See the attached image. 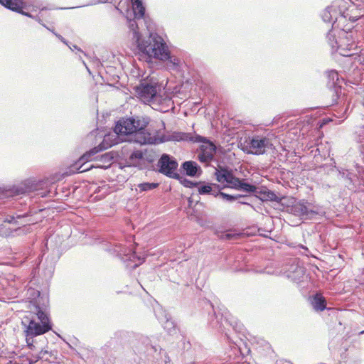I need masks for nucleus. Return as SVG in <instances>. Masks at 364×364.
<instances>
[{
	"instance_id": "obj_1",
	"label": "nucleus",
	"mask_w": 364,
	"mask_h": 364,
	"mask_svg": "<svg viewBox=\"0 0 364 364\" xmlns=\"http://www.w3.org/2000/svg\"><path fill=\"white\" fill-rule=\"evenodd\" d=\"M133 16V18L127 16V24L129 35L136 43L141 55L164 62L169 71L179 72L182 68L181 59L171 53L164 38L158 33L149 32L146 36L141 34L137 21L144 19V16L140 18Z\"/></svg>"
},
{
	"instance_id": "obj_2",
	"label": "nucleus",
	"mask_w": 364,
	"mask_h": 364,
	"mask_svg": "<svg viewBox=\"0 0 364 364\" xmlns=\"http://www.w3.org/2000/svg\"><path fill=\"white\" fill-rule=\"evenodd\" d=\"M30 311L21 318V326L26 340L43 335L52 329V322L46 306H41L38 301L31 302Z\"/></svg>"
},
{
	"instance_id": "obj_3",
	"label": "nucleus",
	"mask_w": 364,
	"mask_h": 364,
	"mask_svg": "<svg viewBox=\"0 0 364 364\" xmlns=\"http://www.w3.org/2000/svg\"><path fill=\"white\" fill-rule=\"evenodd\" d=\"M150 118L147 116L134 115L120 118L116 122L114 133L119 137L134 136L141 144H150L148 137H153L154 132L149 127Z\"/></svg>"
},
{
	"instance_id": "obj_4",
	"label": "nucleus",
	"mask_w": 364,
	"mask_h": 364,
	"mask_svg": "<svg viewBox=\"0 0 364 364\" xmlns=\"http://www.w3.org/2000/svg\"><path fill=\"white\" fill-rule=\"evenodd\" d=\"M137 353L140 355L139 364H157L163 359L165 364H171V359L167 353L152 343L150 338L140 336L139 338V346L136 347Z\"/></svg>"
},
{
	"instance_id": "obj_5",
	"label": "nucleus",
	"mask_w": 364,
	"mask_h": 364,
	"mask_svg": "<svg viewBox=\"0 0 364 364\" xmlns=\"http://www.w3.org/2000/svg\"><path fill=\"white\" fill-rule=\"evenodd\" d=\"M326 40L332 50L342 56H351L353 55L352 51L356 48L352 32H347L344 29L329 30Z\"/></svg>"
},
{
	"instance_id": "obj_6",
	"label": "nucleus",
	"mask_w": 364,
	"mask_h": 364,
	"mask_svg": "<svg viewBox=\"0 0 364 364\" xmlns=\"http://www.w3.org/2000/svg\"><path fill=\"white\" fill-rule=\"evenodd\" d=\"M348 2L344 0H336L331 6H328L321 13V16L323 22L331 23V29L339 30V25L342 20L348 18L355 22L358 16H352L349 12V7L346 6Z\"/></svg>"
},
{
	"instance_id": "obj_7",
	"label": "nucleus",
	"mask_w": 364,
	"mask_h": 364,
	"mask_svg": "<svg viewBox=\"0 0 364 364\" xmlns=\"http://www.w3.org/2000/svg\"><path fill=\"white\" fill-rule=\"evenodd\" d=\"M214 175L218 183L225 182L227 183L223 188H229L248 193H253L257 191V187L255 185L246 182L245 179L236 177L232 170L227 166H219L215 169Z\"/></svg>"
},
{
	"instance_id": "obj_8",
	"label": "nucleus",
	"mask_w": 364,
	"mask_h": 364,
	"mask_svg": "<svg viewBox=\"0 0 364 364\" xmlns=\"http://www.w3.org/2000/svg\"><path fill=\"white\" fill-rule=\"evenodd\" d=\"M102 247L105 251L119 258L127 269H134L145 261L144 257L137 255L134 250L123 247L121 244L105 242Z\"/></svg>"
},
{
	"instance_id": "obj_9",
	"label": "nucleus",
	"mask_w": 364,
	"mask_h": 364,
	"mask_svg": "<svg viewBox=\"0 0 364 364\" xmlns=\"http://www.w3.org/2000/svg\"><path fill=\"white\" fill-rule=\"evenodd\" d=\"M210 306L213 311V314L211 315L210 318V324L213 328L222 330L223 326V321L224 320L225 322L231 326L236 332L240 333H245V329L243 324L239 321L237 318L232 316L225 308L220 309L218 312H217L212 304H210Z\"/></svg>"
},
{
	"instance_id": "obj_10",
	"label": "nucleus",
	"mask_w": 364,
	"mask_h": 364,
	"mask_svg": "<svg viewBox=\"0 0 364 364\" xmlns=\"http://www.w3.org/2000/svg\"><path fill=\"white\" fill-rule=\"evenodd\" d=\"M162 85L159 80L154 77L141 80L139 85L134 87L137 97L144 102L152 101L161 92Z\"/></svg>"
},
{
	"instance_id": "obj_11",
	"label": "nucleus",
	"mask_w": 364,
	"mask_h": 364,
	"mask_svg": "<svg viewBox=\"0 0 364 364\" xmlns=\"http://www.w3.org/2000/svg\"><path fill=\"white\" fill-rule=\"evenodd\" d=\"M31 215V212H27L23 214L16 213L15 215H6L3 219L4 223L14 224L16 225H21V227H18L17 228H15L13 230H6V232L4 234H2V235L4 237H10L14 236L15 234H26V232L29 231L30 225L27 224L29 222V220H25V219Z\"/></svg>"
},
{
	"instance_id": "obj_12",
	"label": "nucleus",
	"mask_w": 364,
	"mask_h": 364,
	"mask_svg": "<svg viewBox=\"0 0 364 364\" xmlns=\"http://www.w3.org/2000/svg\"><path fill=\"white\" fill-rule=\"evenodd\" d=\"M246 152L249 154L261 155L270 149L272 144L269 138L261 135L249 136L245 141Z\"/></svg>"
},
{
	"instance_id": "obj_13",
	"label": "nucleus",
	"mask_w": 364,
	"mask_h": 364,
	"mask_svg": "<svg viewBox=\"0 0 364 364\" xmlns=\"http://www.w3.org/2000/svg\"><path fill=\"white\" fill-rule=\"evenodd\" d=\"M178 167V161L168 154H161L156 164L159 173L173 179L179 178V173L176 172Z\"/></svg>"
},
{
	"instance_id": "obj_14",
	"label": "nucleus",
	"mask_w": 364,
	"mask_h": 364,
	"mask_svg": "<svg viewBox=\"0 0 364 364\" xmlns=\"http://www.w3.org/2000/svg\"><path fill=\"white\" fill-rule=\"evenodd\" d=\"M291 211L302 220H311L319 214V208L306 200H300L291 206Z\"/></svg>"
},
{
	"instance_id": "obj_15",
	"label": "nucleus",
	"mask_w": 364,
	"mask_h": 364,
	"mask_svg": "<svg viewBox=\"0 0 364 364\" xmlns=\"http://www.w3.org/2000/svg\"><path fill=\"white\" fill-rule=\"evenodd\" d=\"M326 76L327 86L330 92H332L333 102H336L340 99V95H342L341 82L343 79L340 78L338 73L335 70L327 71Z\"/></svg>"
},
{
	"instance_id": "obj_16",
	"label": "nucleus",
	"mask_w": 364,
	"mask_h": 364,
	"mask_svg": "<svg viewBox=\"0 0 364 364\" xmlns=\"http://www.w3.org/2000/svg\"><path fill=\"white\" fill-rule=\"evenodd\" d=\"M190 133L185 132H173L171 135L166 136L165 135H162L161 136H159V132L155 131L153 135V137H148L146 139V141L149 142L150 144H159L168 141H188L189 139Z\"/></svg>"
},
{
	"instance_id": "obj_17",
	"label": "nucleus",
	"mask_w": 364,
	"mask_h": 364,
	"mask_svg": "<svg viewBox=\"0 0 364 364\" xmlns=\"http://www.w3.org/2000/svg\"><path fill=\"white\" fill-rule=\"evenodd\" d=\"M305 268L298 263L293 262L285 270V274L291 281L299 284L305 276Z\"/></svg>"
},
{
	"instance_id": "obj_18",
	"label": "nucleus",
	"mask_w": 364,
	"mask_h": 364,
	"mask_svg": "<svg viewBox=\"0 0 364 364\" xmlns=\"http://www.w3.org/2000/svg\"><path fill=\"white\" fill-rule=\"evenodd\" d=\"M180 171L190 177H199L202 174L200 166L194 161H186L180 167Z\"/></svg>"
},
{
	"instance_id": "obj_19",
	"label": "nucleus",
	"mask_w": 364,
	"mask_h": 364,
	"mask_svg": "<svg viewBox=\"0 0 364 364\" xmlns=\"http://www.w3.org/2000/svg\"><path fill=\"white\" fill-rule=\"evenodd\" d=\"M331 105H336V108L334 110L336 112L334 115L336 117L341 119L340 122L347 118L349 110V103L347 102V99L344 95H341L340 99H338L336 102H333L332 100Z\"/></svg>"
},
{
	"instance_id": "obj_20",
	"label": "nucleus",
	"mask_w": 364,
	"mask_h": 364,
	"mask_svg": "<svg viewBox=\"0 0 364 364\" xmlns=\"http://www.w3.org/2000/svg\"><path fill=\"white\" fill-rule=\"evenodd\" d=\"M35 189L34 185L29 181H26L23 183L14 186L6 191V196L13 197L25 194L26 193L33 191Z\"/></svg>"
},
{
	"instance_id": "obj_21",
	"label": "nucleus",
	"mask_w": 364,
	"mask_h": 364,
	"mask_svg": "<svg viewBox=\"0 0 364 364\" xmlns=\"http://www.w3.org/2000/svg\"><path fill=\"white\" fill-rule=\"evenodd\" d=\"M337 171H338L339 176L346 181V186L348 189H354L356 188L358 178L355 173L342 168H338Z\"/></svg>"
},
{
	"instance_id": "obj_22",
	"label": "nucleus",
	"mask_w": 364,
	"mask_h": 364,
	"mask_svg": "<svg viewBox=\"0 0 364 364\" xmlns=\"http://www.w3.org/2000/svg\"><path fill=\"white\" fill-rule=\"evenodd\" d=\"M309 303L316 312H321L327 309L326 299L320 292H316L310 296Z\"/></svg>"
},
{
	"instance_id": "obj_23",
	"label": "nucleus",
	"mask_w": 364,
	"mask_h": 364,
	"mask_svg": "<svg viewBox=\"0 0 364 364\" xmlns=\"http://www.w3.org/2000/svg\"><path fill=\"white\" fill-rule=\"evenodd\" d=\"M154 313L158 321L163 325H165L164 328L171 330L173 327V322L169 321L168 314L163 310L161 306L158 305L156 308H154Z\"/></svg>"
},
{
	"instance_id": "obj_24",
	"label": "nucleus",
	"mask_w": 364,
	"mask_h": 364,
	"mask_svg": "<svg viewBox=\"0 0 364 364\" xmlns=\"http://www.w3.org/2000/svg\"><path fill=\"white\" fill-rule=\"evenodd\" d=\"M0 4L16 13L22 11L24 8V4L21 0H0Z\"/></svg>"
},
{
	"instance_id": "obj_25",
	"label": "nucleus",
	"mask_w": 364,
	"mask_h": 364,
	"mask_svg": "<svg viewBox=\"0 0 364 364\" xmlns=\"http://www.w3.org/2000/svg\"><path fill=\"white\" fill-rule=\"evenodd\" d=\"M132 5V12L136 18H140L145 16V7L142 0H131Z\"/></svg>"
},
{
	"instance_id": "obj_26",
	"label": "nucleus",
	"mask_w": 364,
	"mask_h": 364,
	"mask_svg": "<svg viewBox=\"0 0 364 364\" xmlns=\"http://www.w3.org/2000/svg\"><path fill=\"white\" fill-rule=\"evenodd\" d=\"M198 192L200 195H210L213 192V187L219 188L220 185L213 183H205L201 181V183L197 186Z\"/></svg>"
},
{
	"instance_id": "obj_27",
	"label": "nucleus",
	"mask_w": 364,
	"mask_h": 364,
	"mask_svg": "<svg viewBox=\"0 0 364 364\" xmlns=\"http://www.w3.org/2000/svg\"><path fill=\"white\" fill-rule=\"evenodd\" d=\"M106 147L102 146L101 144L98 146L91 149L89 151L84 154L80 159V161H92L95 158V155L98 152L105 149Z\"/></svg>"
},
{
	"instance_id": "obj_28",
	"label": "nucleus",
	"mask_w": 364,
	"mask_h": 364,
	"mask_svg": "<svg viewBox=\"0 0 364 364\" xmlns=\"http://www.w3.org/2000/svg\"><path fill=\"white\" fill-rule=\"evenodd\" d=\"M217 148L216 146L210 140H208V141L205 142L203 144L200 146V151L205 154H210L211 156L214 157V155L216 152Z\"/></svg>"
},
{
	"instance_id": "obj_29",
	"label": "nucleus",
	"mask_w": 364,
	"mask_h": 364,
	"mask_svg": "<svg viewBox=\"0 0 364 364\" xmlns=\"http://www.w3.org/2000/svg\"><path fill=\"white\" fill-rule=\"evenodd\" d=\"M144 158V153L141 150H135L131 153L129 155L127 163L129 166H136V161L141 160Z\"/></svg>"
},
{
	"instance_id": "obj_30",
	"label": "nucleus",
	"mask_w": 364,
	"mask_h": 364,
	"mask_svg": "<svg viewBox=\"0 0 364 364\" xmlns=\"http://www.w3.org/2000/svg\"><path fill=\"white\" fill-rule=\"evenodd\" d=\"M175 179L178 181L184 187L189 188L197 187L201 183V181H192L186 178L182 177L180 174L179 178Z\"/></svg>"
},
{
	"instance_id": "obj_31",
	"label": "nucleus",
	"mask_w": 364,
	"mask_h": 364,
	"mask_svg": "<svg viewBox=\"0 0 364 364\" xmlns=\"http://www.w3.org/2000/svg\"><path fill=\"white\" fill-rule=\"evenodd\" d=\"M159 184L154 182H144L138 184L137 187L139 192H146L156 188Z\"/></svg>"
},
{
	"instance_id": "obj_32",
	"label": "nucleus",
	"mask_w": 364,
	"mask_h": 364,
	"mask_svg": "<svg viewBox=\"0 0 364 364\" xmlns=\"http://www.w3.org/2000/svg\"><path fill=\"white\" fill-rule=\"evenodd\" d=\"M261 193L263 195V198H264L263 200H270V201H274V202H279L280 200V198L272 191L267 190V191L261 192Z\"/></svg>"
},
{
	"instance_id": "obj_33",
	"label": "nucleus",
	"mask_w": 364,
	"mask_h": 364,
	"mask_svg": "<svg viewBox=\"0 0 364 364\" xmlns=\"http://www.w3.org/2000/svg\"><path fill=\"white\" fill-rule=\"evenodd\" d=\"M220 198L222 200L229 202V203L234 202L235 200H236L238 198L245 197V195H242V194L230 195L228 193H225L224 192H223V193H220Z\"/></svg>"
},
{
	"instance_id": "obj_34",
	"label": "nucleus",
	"mask_w": 364,
	"mask_h": 364,
	"mask_svg": "<svg viewBox=\"0 0 364 364\" xmlns=\"http://www.w3.org/2000/svg\"><path fill=\"white\" fill-rule=\"evenodd\" d=\"M242 234L232 232H227L221 235L220 239L225 240H234L240 238Z\"/></svg>"
},
{
	"instance_id": "obj_35",
	"label": "nucleus",
	"mask_w": 364,
	"mask_h": 364,
	"mask_svg": "<svg viewBox=\"0 0 364 364\" xmlns=\"http://www.w3.org/2000/svg\"><path fill=\"white\" fill-rule=\"evenodd\" d=\"M214 157L211 156L210 154H205L200 151L199 154H198V159L201 163H209L211 161H213Z\"/></svg>"
},
{
	"instance_id": "obj_36",
	"label": "nucleus",
	"mask_w": 364,
	"mask_h": 364,
	"mask_svg": "<svg viewBox=\"0 0 364 364\" xmlns=\"http://www.w3.org/2000/svg\"><path fill=\"white\" fill-rule=\"evenodd\" d=\"M208 139L207 137L198 134H195L194 136H192L191 134H190L189 139L188 141H191L196 143L202 142L204 144L205 142L208 141Z\"/></svg>"
},
{
	"instance_id": "obj_37",
	"label": "nucleus",
	"mask_w": 364,
	"mask_h": 364,
	"mask_svg": "<svg viewBox=\"0 0 364 364\" xmlns=\"http://www.w3.org/2000/svg\"><path fill=\"white\" fill-rule=\"evenodd\" d=\"M325 172L329 173L330 171H333L334 169H337L338 168L336 166V162L333 159H331V162L329 164H326L321 167Z\"/></svg>"
},
{
	"instance_id": "obj_38",
	"label": "nucleus",
	"mask_w": 364,
	"mask_h": 364,
	"mask_svg": "<svg viewBox=\"0 0 364 364\" xmlns=\"http://www.w3.org/2000/svg\"><path fill=\"white\" fill-rule=\"evenodd\" d=\"M27 360L28 361V364H34L41 360V356H39L38 353L33 354L31 353L28 355Z\"/></svg>"
},
{
	"instance_id": "obj_39",
	"label": "nucleus",
	"mask_w": 364,
	"mask_h": 364,
	"mask_svg": "<svg viewBox=\"0 0 364 364\" xmlns=\"http://www.w3.org/2000/svg\"><path fill=\"white\" fill-rule=\"evenodd\" d=\"M38 355L41 356V359L48 360V358L50 357V353L45 349H41L38 353Z\"/></svg>"
},
{
	"instance_id": "obj_40",
	"label": "nucleus",
	"mask_w": 364,
	"mask_h": 364,
	"mask_svg": "<svg viewBox=\"0 0 364 364\" xmlns=\"http://www.w3.org/2000/svg\"><path fill=\"white\" fill-rule=\"evenodd\" d=\"M221 186L219 188H216L215 187H213V192L210 193V195L213 196L215 198H220V193H223L221 191L222 189H223Z\"/></svg>"
},
{
	"instance_id": "obj_41",
	"label": "nucleus",
	"mask_w": 364,
	"mask_h": 364,
	"mask_svg": "<svg viewBox=\"0 0 364 364\" xmlns=\"http://www.w3.org/2000/svg\"><path fill=\"white\" fill-rule=\"evenodd\" d=\"M101 159L106 163L110 164L112 160V157L109 155V154L106 153L101 155Z\"/></svg>"
},
{
	"instance_id": "obj_42",
	"label": "nucleus",
	"mask_w": 364,
	"mask_h": 364,
	"mask_svg": "<svg viewBox=\"0 0 364 364\" xmlns=\"http://www.w3.org/2000/svg\"><path fill=\"white\" fill-rule=\"evenodd\" d=\"M191 344L189 340H186V338H183V348L185 350H189L191 349Z\"/></svg>"
},
{
	"instance_id": "obj_43",
	"label": "nucleus",
	"mask_w": 364,
	"mask_h": 364,
	"mask_svg": "<svg viewBox=\"0 0 364 364\" xmlns=\"http://www.w3.org/2000/svg\"><path fill=\"white\" fill-rule=\"evenodd\" d=\"M105 2H107L106 0L105 1H104V0H92L90 3L84 5L83 6H93V5H95V4H102V3H105Z\"/></svg>"
},
{
	"instance_id": "obj_44",
	"label": "nucleus",
	"mask_w": 364,
	"mask_h": 364,
	"mask_svg": "<svg viewBox=\"0 0 364 364\" xmlns=\"http://www.w3.org/2000/svg\"><path fill=\"white\" fill-rule=\"evenodd\" d=\"M27 346L30 350H33L36 348V346L33 344V338L28 340H26Z\"/></svg>"
},
{
	"instance_id": "obj_45",
	"label": "nucleus",
	"mask_w": 364,
	"mask_h": 364,
	"mask_svg": "<svg viewBox=\"0 0 364 364\" xmlns=\"http://www.w3.org/2000/svg\"><path fill=\"white\" fill-rule=\"evenodd\" d=\"M53 34L61 41L63 42L64 44L68 46V41L59 33H56V32H53Z\"/></svg>"
},
{
	"instance_id": "obj_46",
	"label": "nucleus",
	"mask_w": 364,
	"mask_h": 364,
	"mask_svg": "<svg viewBox=\"0 0 364 364\" xmlns=\"http://www.w3.org/2000/svg\"><path fill=\"white\" fill-rule=\"evenodd\" d=\"M50 193H51V192L50 191H41L38 193V195H40L41 197H42V198H45L47 196L50 197L51 196Z\"/></svg>"
},
{
	"instance_id": "obj_47",
	"label": "nucleus",
	"mask_w": 364,
	"mask_h": 364,
	"mask_svg": "<svg viewBox=\"0 0 364 364\" xmlns=\"http://www.w3.org/2000/svg\"><path fill=\"white\" fill-rule=\"evenodd\" d=\"M68 47L70 48V50H77V51H80V52H82V51L81 50V49H80V48H78L76 45H71V46L68 45Z\"/></svg>"
},
{
	"instance_id": "obj_48",
	"label": "nucleus",
	"mask_w": 364,
	"mask_h": 364,
	"mask_svg": "<svg viewBox=\"0 0 364 364\" xmlns=\"http://www.w3.org/2000/svg\"><path fill=\"white\" fill-rule=\"evenodd\" d=\"M18 14H22V15H23V16H27V17H29V18H34V16H33L32 14H30V13H28V12L23 11V9H22V11L18 12Z\"/></svg>"
},
{
	"instance_id": "obj_49",
	"label": "nucleus",
	"mask_w": 364,
	"mask_h": 364,
	"mask_svg": "<svg viewBox=\"0 0 364 364\" xmlns=\"http://www.w3.org/2000/svg\"><path fill=\"white\" fill-rule=\"evenodd\" d=\"M91 167H92V166H90L89 167H87V168H82V166H81L80 167L78 168V173L85 172V171L89 170Z\"/></svg>"
},
{
	"instance_id": "obj_50",
	"label": "nucleus",
	"mask_w": 364,
	"mask_h": 364,
	"mask_svg": "<svg viewBox=\"0 0 364 364\" xmlns=\"http://www.w3.org/2000/svg\"><path fill=\"white\" fill-rule=\"evenodd\" d=\"M358 61L360 64L364 65V55L358 56Z\"/></svg>"
},
{
	"instance_id": "obj_51",
	"label": "nucleus",
	"mask_w": 364,
	"mask_h": 364,
	"mask_svg": "<svg viewBox=\"0 0 364 364\" xmlns=\"http://www.w3.org/2000/svg\"><path fill=\"white\" fill-rule=\"evenodd\" d=\"M33 18H35V19H36V20L39 23H41V25H43H43H45V24L43 23L42 20H41L40 18H38H38H37V17H34Z\"/></svg>"
},
{
	"instance_id": "obj_52",
	"label": "nucleus",
	"mask_w": 364,
	"mask_h": 364,
	"mask_svg": "<svg viewBox=\"0 0 364 364\" xmlns=\"http://www.w3.org/2000/svg\"><path fill=\"white\" fill-rule=\"evenodd\" d=\"M43 26L45 28H46L48 31H51L53 33V32H55V31L53 29H50V28H48V26H46V25H43Z\"/></svg>"
},
{
	"instance_id": "obj_53",
	"label": "nucleus",
	"mask_w": 364,
	"mask_h": 364,
	"mask_svg": "<svg viewBox=\"0 0 364 364\" xmlns=\"http://www.w3.org/2000/svg\"><path fill=\"white\" fill-rule=\"evenodd\" d=\"M239 203L242 204V205H248L249 204L247 202L243 201V200L239 201Z\"/></svg>"
},
{
	"instance_id": "obj_54",
	"label": "nucleus",
	"mask_w": 364,
	"mask_h": 364,
	"mask_svg": "<svg viewBox=\"0 0 364 364\" xmlns=\"http://www.w3.org/2000/svg\"><path fill=\"white\" fill-rule=\"evenodd\" d=\"M36 295L37 296H40V291H34L33 292V296Z\"/></svg>"
},
{
	"instance_id": "obj_55",
	"label": "nucleus",
	"mask_w": 364,
	"mask_h": 364,
	"mask_svg": "<svg viewBox=\"0 0 364 364\" xmlns=\"http://www.w3.org/2000/svg\"><path fill=\"white\" fill-rule=\"evenodd\" d=\"M301 248H303V249H304L305 250H308V249H307V247H304V245H301Z\"/></svg>"
},
{
	"instance_id": "obj_56",
	"label": "nucleus",
	"mask_w": 364,
	"mask_h": 364,
	"mask_svg": "<svg viewBox=\"0 0 364 364\" xmlns=\"http://www.w3.org/2000/svg\"><path fill=\"white\" fill-rule=\"evenodd\" d=\"M79 7H80V6H75H75H73V7H70L69 9H73L79 8Z\"/></svg>"
},
{
	"instance_id": "obj_57",
	"label": "nucleus",
	"mask_w": 364,
	"mask_h": 364,
	"mask_svg": "<svg viewBox=\"0 0 364 364\" xmlns=\"http://www.w3.org/2000/svg\"><path fill=\"white\" fill-rule=\"evenodd\" d=\"M86 68L89 73H90V69L86 66Z\"/></svg>"
},
{
	"instance_id": "obj_58",
	"label": "nucleus",
	"mask_w": 364,
	"mask_h": 364,
	"mask_svg": "<svg viewBox=\"0 0 364 364\" xmlns=\"http://www.w3.org/2000/svg\"><path fill=\"white\" fill-rule=\"evenodd\" d=\"M188 203H191V198H189V200H188Z\"/></svg>"
}]
</instances>
